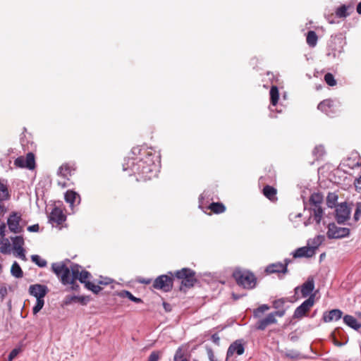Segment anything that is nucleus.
<instances>
[{"mask_svg": "<svg viewBox=\"0 0 361 361\" xmlns=\"http://www.w3.org/2000/svg\"><path fill=\"white\" fill-rule=\"evenodd\" d=\"M112 280L109 278H104L102 280L99 281L98 283L102 285H109L111 283Z\"/></svg>", "mask_w": 361, "mask_h": 361, "instance_id": "052dcab7", "label": "nucleus"}, {"mask_svg": "<svg viewBox=\"0 0 361 361\" xmlns=\"http://www.w3.org/2000/svg\"><path fill=\"white\" fill-rule=\"evenodd\" d=\"M20 350H21L19 348H14L13 350H12L10 354L8 355V361H13V360L16 358L17 355L19 354Z\"/></svg>", "mask_w": 361, "mask_h": 361, "instance_id": "8fccbe9b", "label": "nucleus"}, {"mask_svg": "<svg viewBox=\"0 0 361 361\" xmlns=\"http://www.w3.org/2000/svg\"><path fill=\"white\" fill-rule=\"evenodd\" d=\"M39 229L38 224H34L27 227V231L30 232H37Z\"/></svg>", "mask_w": 361, "mask_h": 361, "instance_id": "13d9d810", "label": "nucleus"}, {"mask_svg": "<svg viewBox=\"0 0 361 361\" xmlns=\"http://www.w3.org/2000/svg\"><path fill=\"white\" fill-rule=\"evenodd\" d=\"M22 221L21 216L13 212L8 219L7 224L9 230L15 233H19L23 231V226L20 225Z\"/></svg>", "mask_w": 361, "mask_h": 361, "instance_id": "ddd939ff", "label": "nucleus"}, {"mask_svg": "<svg viewBox=\"0 0 361 361\" xmlns=\"http://www.w3.org/2000/svg\"><path fill=\"white\" fill-rule=\"evenodd\" d=\"M245 350L244 346L240 341L237 340L230 345L227 350L226 357L233 356L235 353L238 355L243 354Z\"/></svg>", "mask_w": 361, "mask_h": 361, "instance_id": "dca6fc26", "label": "nucleus"}, {"mask_svg": "<svg viewBox=\"0 0 361 361\" xmlns=\"http://www.w3.org/2000/svg\"><path fill=\"white\" fill-rule=\"evenodd\" d=\"M309 202L311 211L310 216L319 224L323 216V209L322 208L323 196L318 192L313 193L310 196Z\"/></svg>", "mask_w": 361, "mask_h": 361, "instance_id": "20e7f679", "label": "nucleus"}, {"mask_svg": "<svg viewBox=\"0 0 361 361\" xmlns=\"http://www.w3.org/2000/svg\"><path fill=\"white\" fill-rule=\"evenodd\" d=\"M360 156L357 152H352L349 156L343 159L342 163H340V166L343 167H348L350 169H354L356 167L361 166Z\"/></svg>", "mask_w": 361, "mask_h": 361, "instance_id": "f8f14e48", "label": "nucleus"}, {"mask_svg": "<svg viewBox=\"0 0 361 361\" xmlns=\"http://www.w3.org/2000/svg\"><path fill=\"white\" fill-rule=\"evenodd\" d=\"M327 236L329 238H338V227L335 223L328 224Z\"/></svg>", "mask_w": 361, "mask_h": 361, "instance_id": "b1692460", "label": "nucleus"}, {"mask_svg": "<svg viewBox=\"0 0 361 361\" xmlns=\"http://www.w3.org/2000/svg\"><path fill=\"white\" fill-rule=\"evenodd\" d=\"M233 276L237 283L244 288L252 289L255 287L256 277L249 271L236 269L233 272Z\"/></svg>", "mask_w": 361, "mask_h": 361, "instance_id": "7ed1b4c3", "label": "nucleus"}, {"mask_svg": "<svg viewBox=\"0 0 361 361\" xmlns=\"http://www.w3.org/2000/svg\"><path fill=\"white\" fill-rule=\"evenodd\" d=\"M344 323L354 330H359L361 327V323L356 318L351 315H345L343 317Z\"/></svg>", "mask_w": 361, "mask_h": 361, "instance_id": "4be33fe9", "label": "nucleus"}, {"mask_svg": "<svg viewBox=\"0 0 361 361\" xmlns=\"http://www.w3.org/2000/svg\"><path fill=\"white\" fill-rule=\"evenodd\" d=\"M8 293L7 288L5 286L0 288V301H3Z\"/></svg>", "mask_w": 361, "mask_h": 361, "instance_id": "5fc2aeb1", "label": "nucleus"}, {"mask_svg": "<svg viewBox=\"0 0 361 361\" xmlns=\"http://www.w3.org/2000/svg\"><path fill=\"white\" fill-rule=\"evenodd\" d=\"M9 194L7 186L0 183V202H4L8 199Z\"/></svg>", "mask_w": 361, "mask_h": 361, "instance_id": "58836bf2", "label": "nucleus"}, {"mask_svg": "<svg viewBox=\"0 0 361 361\" xmlns=\"http://www.w3.org/2000/svg\"><path fill=\"white\" fill-rule=\"evenodd\" d=\"M208 208L215 214L223 213L226 209L225 206L220 202H213L209 204Z\"/></svg>", "mask_w": 361, "mask_h": 361, "instance_id": "c756f323", "label": "nucleus"}, {"mask_svg": "<svg viewBox=\"0 0 361 361\" xmlns=\"http://www.w3.org/2000/svg\"><path fill=\"white\" fill-rule=\"evenodd\" d=\"M52 271L57 275L58 277L61 278V281L63 284H70L71 274V269L67 267L63 263L58 262L53 263L51 265Z\"/></svg>", "mask_w": 361, "mask_h": 361, "instance_id": "0eeeda50", "label": "nucleus"}, {"mask_svg": "<svg viewBox=\"0 0 361 361\" xmlns=\"http://www.w3.org/2000/svg\"><path fill=\"white\" fill-rule=\"evenodd\" d=\"M133 155L125 160L123 171L129 169L139 176L137 180H147L155 177L158 171L159 156L152 149L147 147H135L131 150Z\"/></svg>", "mask_w": 361, "mask_h": 361, "instance_id": "f257e3e1", "label": "nucleus"}, {"mask_svg": "<svg viewBox=\"0 0 361 361\" xmlns=\"http://www.w3.org/2000/svg\"><path fill=\"white\" fill-rule=\"evenodd\" d=\"M269 94H270L271 104L272 106H274L276 105L278 100H279V90H278L277 87L272 86L271 87Z\"/></svg>", "mask_w": 361, "mask_h": 361, "instance_id": "2f4dec72", "label": "nucleus"}, {"mask_svg": "<svg viewBox=\"0 0 361 361\" xmlns=\"http://www.w3.org/2000/svg\"><path fill=\"white\" fill-rule=\"evenodd\" d=\"M66 220V216L63 211L58 207H54L49 215V221L58 225L62 224Z\"/></svg>", "mask_w": 361, "mask_h": 361, "instance_id": "f3484780", "label": "nucleus"}, {"mask_svg": "<svg viewBox=\"0 0 361 361\" xmlns=\"http://www.w3.org/2000/svg\"><path fill=\"white\" fill-rule=\"evenodd\" d=\"M89 300V299L87 298V297H85V296H71V297H68L66 298V304H68V303H71L72 302H80L81 304H86L87 302Z\"/></svg>", "mask_w": 361, "mask_h": 361, "instance_id": "72a5a7b5", "label": "nucleus"}, {"mask_svg": "<svg viewBox=\"0 0 361 361\" xmlns=\"http://www.w3.org/2000/svg\"><path fill=\"white\" fill-rule=\"evenodd\" d=\"M159 359V353L152 352L149 357L148 361H158Z\"/></svg>", "mask_w": 361, "mask_h": 361, "instance_id": "6e6d98bb", "label": "nucleus"}, {"mask_svg": "<svg viewBox=\"0 0 361 361\" xmlns=\"http://www.w3.org/2000/svg\"><path fill=\"white\" fill-rule=\"evenodd\" d=\"M331 336H332V337H333V340H334V344H335L336 345H338V341H337V340H336V338L335 333H332V335H331Z\"/></svg>", "mask_w": 361, "mask_h": 361, "instance_id": "338daca9", "label": "nucleus"}, {"mask_svg": "<svg viewBox=\"0 0 361 361\" xmlns=\"http://www.w3.org/2000/svg\"><path fill=\"white\" fill-rule=\"evenodd\" d=\"M271 314H274V318H276V316L281 317L285 314V310L279 309V310L274 312H271Z\"/></svg>", "mask_w": 361, "mask_h": 361, "instance_id": "bf43d9fd", "label": "nucleus"}, {"mask_svg": "<svg viewBox=\"0 0 361 361\" xmlns=\"http://www.w3.org/2000/svg\"><path fill=\"white\" fill-rule=\"evenodd\" d=\"M352 185H354L355 190L357 192H361V175L355 178H348V183L346 184V187H350Z\"/></svg>", "mask_w": 361, "mask_h": 361, "instance_id": "cd10ccee", "label": "nucleus"}, {"mask_svg": "<svg viewBox=\"0 0 361 361\" xmlns=\"http://www.w3.org/2000/svg\"><path fill=\"white\" fill-rule=\"evenodd\" d=\"M338 195L336 192H330L326 197V204L329 207L334 208V219L338 223Z\"/></svg>", "mask_w": 361, "mask_h": 361, "instance_id": "2eb2a0df", "label": "nucleus"}, {"mask_svg": "<svg viewBox=\"0 0 361 361\" xmlns=\"http://www.w3.org/2000/svg\"><path fill=\"white\" fill-rule=\"evenodd\" d=\"M350 233V229L348 228L340 227V238L348 236Z\"/></svg>", "mask_w": 361, "mask_h": 361, "instance_id": "864d4df0", "label": "nucleus"}, {"mask_svg": "<svg viewBox=\"0 0 361 361\" xmlns=\"http://www.w3.org/2000/svg\"><path fill=\"white\" fill-rule=\"evenodd\" d=\"M122 298H128L131 301L140 303L142 302V300L140 298L135 297L130 291L128 290H123L118 294Z\"/></svg>", "mask_w": 361, "mask_h": 361, "instance_id": "c9c22d12", "label": "nucleus"}, {"mask_svg": "<svg viewBox=\"0 0 361 361\" xmlns=\"http://www.w3.org/2000/svg\"><path fill=\"white\" fill-rule=\"evenodd\" d=\"M207 353L210 361H217L214 357V352L212 348H207Z\"/></svg>", "mask_w": 361, "mask_h": 361, "instance_id": "4d7b16f0", "label": "nucleus"}, {"mask_svg": "<svg viewBox=\"0 0 361 361\" xmlns=\"http://www.w3.org/2000/svg\"><path fill=\"white\" fill-rule=\"evenodd\" d=\"M65 200L66 202L69 203L70 206L73 207L74 206L75 202H77L78 204L80 203V197L77 192L73 190H68L65 193Z\"/></svg>", "mask_w": 361, "mask_h": 361, "instance_id": "5701e85b", "label": "nucleus"}, {"mask_svg": "<svg viewBox=\"0 0 361 361\" xmlns=\"http://www.w3.org/2000/svg\"><path fill=\"white\" fill-rule=\"evenodd\" d=\"M314 295H312L295 309L293 314V317L297 319L302 318L310 310V308L314 305Z\"/></svg>", "mask_w": 361, "mask_h": 361, "instance_id": "9d476101", "label": "nucleus"}, {"mask_svg": "<svg viewBox=\"0 0 361 361\" xmlns=\"http://www.w3.org/2000/svg\"><path fill=\"white\" fill-rule=\"evenodd\" d=\"M44 305V299H37L36 304L32 308L33 314H37L43 307Z\"/></svg>", "mask_w": 361, "mask_h": 361, "instance_id": "79ce46f5", "label": "nucleus"}, {"mask_svg": "<svg viewBox=\"0 0 361 361\" xmlns=\"http://www.w3.org/2000/svg\"><path fill=\"white\" fill-rule=\"evenodd\" d=\"M153 287L164 292H169L173 287V279L168 275H161L154 280Z\"/></svg>", "mask_w": 361, "mask_h": 361, "instance_id": "1a4fd4ad", "label": "nucleus"}, {"mask_svg": "<svg viewBox=\"0 0 361 361\" xmlns=\"http://www.w3.org/2000/svg\"><path fill=\"white\" fill-rule=\"evenodd\" d=\"M91 274L86 270H81V267L78 264H73L71 266V278L70 285H71V288L73 290H76L78 288V285L76 284V280H79L80 283H84L85 286L86 283L88 281V279L90 277Z\"/></svg>", "mask_w": 361, "mask_h": 361, "instance_id": "39448f33", "label": "nucleus"}, {"mask_svg": "<svg viewBox=\"0 0 361 361\" xmlns=\"http://www.w3.org/2000/svg\"><path fill=\"white\" fill-rule=\"evenodd\" d=\"M174 361H189L185 358H183V353L182 349L178 348L174 355Z\"/></svg>", "mask_w": 361, "mask_h": 361, "instance_id": "09e8293b", "label": "nucleus"}, {"mask_svg": "<svg viewBox=\"0 0 361 361\" xmlns=\"http://www.w3.org/2000/svg\"><path fill=\"white\" fill-rule=\"evenodd\" d=\"M15 251L16 252V256L18 257H19L20 259H21L23 261H26L27 260V258H26L25 254V250H24L23 247L18 249V250H16Z\"/></svg>", "mask_w": 361, "mask_h": 361, "instance_id": "603ef678", "label": "nucleus"}, {"mask_svg": "<svg viewBox=\"0 0 361 361\" xmlns=\"http://www.w3.org/2000/svg\"><path fill=\"white\" fill-rule=\"evenodd\" d=\"M322 240H323V236L317 235L312 239H310L307 241V245L309 247H310V248L313 249V250L314 251V254H315L317 249L321 245V243H322Z\"/></svg>", "mask_w": 361, "mask_h": 361, "instance_id": "a878e982", "label": "nucleus"}, {"mask_svg": "<svg viewBox=\"0 0 361 361\" xmlns=\"http://www.w3.org/2000/svg\"><path fill=\"white\" fill-rule=\"evenodd\" d=\"M317 109L329 117H335L338 111V102L336 99H324L318 104Z\"/></svg>", "mask_w": 361, "mask_h": 361, "instance_id": "6e6552de", "label": "nucleus"}, {"mask_svg": "<svg viewBox=\"0 0 361 361\" xmlns=\"http://www.w3.org/2000/svg\"><path fill=\"white\" fill-rule=\"evenodd\" d=\"M323 319L325 322H330L333 320H338V310H332L329 312H325L323 315Z\"/></svg>", "mask_w": 361, "mask_h": 361, "instance_id": "bb28decb", "label": "nucleus"}, {"mask_svg": "<svg viewBox=\"0 0 361 361\" xmlns=\"http://www.w3.org/2000/svg\"><path fill=\"white\" fill-rule=\"evenodd\" d=\"M326 16L329 23H336L338 18V7L335 8L334 13Z\"/></svg>", "mask_w": 361, "mask_h": 361, "instance_id": "a19ab883", "label": "nucleus"}, {"mask_svg": "<svg viewBox=\"0 0 361 361\" xmlns=\"http://www.w3.org/2000/svg\"><path fill=\"white\" fill-rule=\"evenodd\" d=\"M10 245V242L7 238L0 240V252L3 254L9 252Z\"/></svg>", "mask_w": 361, "mask_h": 361, "instance_id": "4c0bfd02", "label": "nucleus"}, {"mask_svg": "<svg viewBox=\"0 0 361 361\" xmlns=\"http://www.w3.org/2000/svg\"><path fill=\"white\" fill-rule=\"evenodd\" d=\"M175 276L181 280V286L185 288L192 287L196 282L195 272L188 268H183L175 272Z\"/></svg>", "mask_w": 361, "mask_h": 361, "instance_id": "423d86ee", "label": "nucleus"}, {"mask_svg": "<svg viewBox=\"0 0 361 361\" xmlns=\"http://www.w3.org/2000/svg\"><path fill=\"white\" fill-rule=\"evenodd\" d=\"M72 169L70 166L65 164L62 165L58 171V174L64 178H68L71 176Z\"/></svg>", "mask_w": 361, "mask_h": 361, "instance_id": "7c9ffc66", "label": "nucleus"}, {"mask_svg": "<svg viewBox=\"0 0 361 361\" xmlns=\"http://www.w3.org/2000/svg\"><path fill=\"white\" fill-rule=\"evenodd\" d=\"M263 194L266 197H267L271 201H274L275 200H276V190L270 185H266L264 188Z\"/></svg>", "mask_w": 361, "mask_h": 361, "instance_id": "393cba45", "label": "nucleus"}, {"mask_svg": "<svg viewBox=\"0 0 361 361\" xmlns=\"http://www.w3.org/2000/svg\"><path fill=\"white\" fill-rule=\"evenodd\" d=\"M290 262H291V260H290V259H286L284 260V263H283V265H286V268H288V264H289Z\"/></svg>", "mask_w": 361, "mask_h": 361, "instance_id": "774afa93", "label": "nucleus"}, {"mask_svg": "<svg viewBox=\"0 0 361 361\" xmlns=\"http://www.w3.org/2000/svg\"><path fill=\"white\" fill-rule=\"evenodd\" d=\"M85 288L91 291H92L94 293H98L102 290L101 287L98 285H95L91 282L86 283V285L85 286Z\"/></svg>", "mask_w": 361, "mask_h": 361, "instance_id": "c03bdc74", "label": "nucleus"}, {"mask_svg": "<svg viewBox=\"0 0 361 361\" xmlns=\"http://www.w3.org/2000/svg\"><path fill=\"white\" fill-rule=\"evenodd\" d=\"M284 356L288 358L297 360L300 358V354L293 350H288L284 353Z\"/></svg>", "mask_w": 361, "mask_h": 361, "instance_id": "a18cd8bd", "label": "nucleus"}, {"mask_svg": "<svg viewBox=\"0 0 361 361\" xmlns=\"http://www.w3.org/2000/svg\"><path fill=\"white\" fill-rule=\"evenodd\" d=\"M307 43L311 47H314L317 43V36L314 31H309L307 35Z\"/></svg>", "mask_w": 361, "mask_h": 361, "instance_id": "473e14b6", "label": "nucleus"}, {"mask_svg": "<svg viewBox=\"0 0 361 361\" xmlns=\"http://www.w3.org/2000/svg\"><path fill=\"white\" fill-rule=\"evenodd\" d=\"M355 207L353 221L356 223L361 217V202L354 204L352 202L340 203V224L350 219L353 209Z\"/></svg>", "mask_w": 361, "mask_h": 361, "instance_id": "f03ea898", "label": "nucleus"}, {"mask_svg": "<svg viewBox=\"0 0 361 361\" xmlns=\"http://www.w3.org/2000/svg\"><path fill=\"white\" fill-rule=\"evenodd\" d=\"M11 274L13 276L20 279L23 276V272L18 262H14L11 268Z\"/></svg>", "mask_w": 361, "mask_h": 361, "instance_id": "c85d7f7f", "label": "nucleus"}, {"mask_svg": "<svg viewBox=\"0 0 361 361\" xmlns=\"http://www.w3.org/2000/svg\"><path fill=\"white\" fill-rule=\"evenodd\" d=\"M276 319L274 314H269L266 317L260 319L256 324V328L259 330H264L269 325L276 324Z\"/></svg>", "mask_w": 361, "mask_h": 361, "instance_id": "aec40b11", "label": "nucleus"}, {"mask_svg": "<svg viewBox=\"0 0 361 361\" xmlns=\"http://www.w3.org/2000/svg\"><path fill=\"white\" fill-rule=\"evenodd\" d=\"M314 288L313 279L309 278L300 287V292L303 298L312 295L311 293Z\"/></svg>", "mask_w": 361, "mask_h": 361, "instance_id": "412c9836", "label": "nucleus"}, {"mask_svg": "<svg viewBox=\"0 0 361 361\" xmlns=\"http://www.w3.org/2000/svg\"><path fill=\"white\" fill-rule=\"evenodd\" d=\"M356 10L357 13L361 15V1L357 4Z\"/></svg>", "mask_w": 361, "mask_h": 361, "instance_id": "69168bd1", "label": "nucleus"}, {"mask_svg": "<svg viewBox=\"0 0 361 361\" xmlns=\"http://www.w3.org/2000/svg\"><path fill=\"white\" fill-rule=\"evenodd\" d=\"M48 291L47 286L39 283L30 286L28 290L30 295L34 296L36 299H44Z\"/></svg>", "mask_w": 361, "mask_h": 361, "instance_id": "4468645a", "label": "nucleus"}, {"mask_svg": "<svg viewBox=\"0 0 361 361\" xmlns=\"http://www.w3.org/2000/svg\"><path fill=\"white\" fill-rule=\"evenodd\" d=\"M265 271L267 274H275V273H282L287 274L288 268H286V265H283L281 262H276L268 265L266 267Z\"/></svg>", "mask_w": 361, "mask_h": 361, "instance_id": "6ab92c4d", "label": "nucleus"}, {"mask_svg": "<svg viewBox=\"0 0 361 361\" xmlns=\"http://www.w3.org/2000/svg\"><path fill=\"white\" fill-rule=\"evenodd\" d=\"M14 165L19 168L33 169L35 166V160L33 153L29 152L26 157L20 156L14 161Z\"/></svg>", "mask_w": 361, "mask_h": 361, "instance_id": "9b49d317", "label": "nucleus"}, {"mask_svg": "<svg viewBox=\"0 0 361 361\" xmlns=\"http://www.w3.org/2000/svg\"><path fill=\"white\" fill-rule=\"evenodd\" d=\"M31 260L39 267H45L47 264V261L37 255H32Z\"/></svg>", "mask_w": 361, "mask_h": 361, "instance_id": "e433bc0d", "label": "nucleus"}, {"mask_svg": "<svg viewBox=\"0 0 361 361\" xmlns=\"http://www.w3.org/2000/svg\"><path fill=\"white\" fill-rule=\"evenodd\" d=\"M314 255V251L313 249L310 248L307 245V246H304L302 247H299L293 252V256L295 258H301V257H312Z\"/></svg>", "mask_w": 361, "mask_h": 361, "instance_id": "a211bd4d", "label": "nucleus"}, {"mask_svg": "<svg viewBox=\"0 0 361 361\" xmlns=\"http://www.w3.org/2000/svg\"><path fill=\"white\" fill-rule=\"evenodd\" d=\"M324 154V148L322 145L315 147L313 150V155L317 158L321 157Z\"/></svg>", "mask_w": 361, "mask_h": 361, "instance_id": "49530a36", "label": "nucleus"}, {"mask_svg": "<svg viewBox=\"0 0 361 361\" xmlns=\"http://www.w3.org/2000/svg\"><path fill=\"white\" fill-rule=\"evenodd\" d=\"M348 9L352 10V8L350 6H346L345 5L340 6V18L341 17H346L349 13H347V11Z\"/></svg>", "mask_w": 361, "mask_h": 361, "instance_id": "3c124183", "label": "nucleus"}, {"mask_svg": "<svg viewBox=\"0 0 361 361\" xmlns=\"http://www.w3.org/2000/svg\"><path fill=\"white\" fill-rule=\"evenodd\" d=\"M212 341L216 345L219 344L220 338L217 334H214L212 336Z\"/></svg>", "mask_w": 361, "mask_h": 361, "instance_id": "680f3d73", "label": "nucleus"}, {"mask_svg": "<svg viewBox=\"0 0 361 361\" xmlns=\"http://www.w3.org/2000/svg\"><path fill=\"white\" fill-rule=\"evenodd\" d=\"M13 243V248L14 250L23 248L24 245V239L22 236H16L11 238Z\"/></svg>", "mask_w": 361, "mask_h": 361, "instance_id": "f704fd0d", "label": "nucleus"}, {"mask_svg": "<svg viewBox=\"0 0 361 361\" xmlns=\"http://www.w3.org/2000/svg\"><path fill=\"white\" fill-rule=\"evenodd\" d=\"M353 178L352 176L350 177H345L343 179L344 183H343V186L341 187L343 189L345 190L348 187H346V184L348 183V178Z\"/></svg>", "mask_w": 361, "mask_h": 361, "instance_id": "0e129e2a", "label": "nucleus"}, {"mask_svg": "<svg viewBox=\"0 0 361 361\" xmlns=\"http://www.w3.org/2000/svg\"><path fill=\"white\" fill-rule=\"evenodd\" d=\"M6 212V209L4 206V204L2 202H0V216L4 215Z\"/></svg>", "mask_w": 361, "mask_h": 361, "instance_id": "e2e57ef3", "label": "nucleus"}, {"mask_svg": "<svg viewBox=\"0 0 361 361\" xmlns=\"http://www.w3.org/2000/svg\"><path fill=\"white\" fill-rule=\"evenodd\" d=\"M324 80L329 86H335L336 85V80H335L334 76L330 73H328L324 75Z\"/></svg>", "mask_w": 361, "mask_h": 361, "instance_id": "37998d69", "label": "nucleus"}, {"mask_svg": "<svg viewBox=\"0 0 361 361\" xmlns=\"http://www.w3.org/2000/svg\"><path fill=\"white\" fill-rule=\"evenodd\" d=\"M286 302V299L285 298H280L276 300L273 302V307L278 310L281 309L283 307Z\"/></svg>", "mask_w": 361, "mask_h": 361, "instance_id": "de8ad7c7", "label": "nucleus"}, {"mask_svg": "<svg viewBox=\"0 0 361 361\" xmlns=\"http://www.w3.org/2000/svg\"><path fill=\"white\" fill-rule=\"evenodd\" d=\"M269 310V306L267 305H262L258 308L254 310V317L256 318H259L264 312Z\"/></svg>", "mask_w": 361, "mask_h": 361, "instance_id": "ea45409f", "label": "nucleus"}]
</instances>
